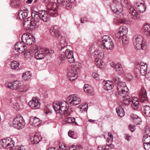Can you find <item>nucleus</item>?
I'll list each match as a JSON object with an SVG mask.
<instances>
[{
  "label": "nucleus",
  "mask_w": 150,
  "mask_h": 150,
  "mask_svg": "<svg viewBox=\"0 0 150 150\" xmlns=\"http://www.w3.org/2000/svg\"><path fill=\"white\" fill-rule=\"evenodd\" d=\"M111 7L112 11L117 14H119L122 11V5L117 0L113 1Z\"/></svg>",
  "instance_id": "11"
},
{
  "label": "nucleus",
  "mask_w": 150,
  "mask_h": 150,
  "mask_svg": "<svg viewBox=\"0 0 150 150\" xmlns=\"http://www.w3.org/2000/svg\"><path fill=\"white\" fill-rule=\"evenodd\" d=\"M47 11L50 16L56 17L58 15L57 5L56 3H50L47 6Z\"/></svg>",
  "instance_id": "9"
},
{
  "label": "nucleus",
  "mask_w": 150,
  "mask_h": 150,
  "mask_svg": "<svg viewBox=\"0 0 150 150\" xmlns=\"http://www.w3.org/2000/svg\"><path fill=\"white\" fill-rule=\"evenodd\" d=\"M48 150H59L58 149H57L56 148L54 147H51L49 148Z\"/></svg>",
  "instance_id": "64"
},
{
  "label": "nucleus",
  "mask_w": 150,
  "mask_h": 150,
  "mask_svg": "<svg viewBox=\"0 0 150 150\" xmlns=\"http://www.w3.org/2000/svg\"><path fill=\"white\" fill-rule=\"evenodd\" d=\"M61 43L60 50L63 51V53L60 54L58 59L61 61L60 63H64L66 59L70 63H73L75 61L73 55V52L67 48V43L66 38L61 36L60 40Z\"/></svg>",
  "instance_id": "1"
},
{
  "label": "nucleus",
  "mask_w": 150,
  "mask_h": 150,
  "mask_svg": "<svg viewBox=\"0 0 150 150\" xmlns=\"http://www.w3.org/2000/svg\"><path fill=\"white\" fill-rule=\"evenodd\" d=\"M68 135L69 137L75 139L74 137V132L72 131H69L68 132Z\"/></svg>",
  "instance_id": "50"
},
{
  "label": "nucleus",
  "mask_w": 150,
  "mask_h": 150,
  "mask_svg": "<svg viewBox=\"0 0 150 150\" xmlns=\"http://www.w3.org/2000/svg\"><path fill=\"white\" fill-rule=\"evenodd\" d=\"M19 64L16 61H12L11 63V67L13 70H15L18 69Z\"/></svg>",
  "instance_id": "39"
},
{
  "label": "nucleus",
  "mask_w": 150,
  "mask_h": 150,
  "mask_svg": "<svg viewBox=\"0 0 150 150\" xmlns=\"http://www.w3.org/2000/svg\"><path fill=\"white\" fill-rule=\"evenodd\" d=\"M25 2V0H12L11 5L13 8H18L22 5Z\"/></svg>",
  "instance_id": "23"
},
{
  "label": "nucleus",
  "mask_w": 150,
  "mask_h": 150,
  "mask_svg": "<svg viewBox=\"0 0 150 150\" xmlns=\"http://www.w3.org/2000/svg\"><path fill=\"white\" fill-rule=\"evenodd\" d=\"M96 62L95 64L97 67L100 68H102V66L104 64V62L102 60V59H95Z\"/></svg>",
  "instance_id": "37"
},
{
  "label": "nucleus",
  "mask_w": 150,
  "mask_h": 150,
  "mask_svg": "<svg viewBox=\"0 0 150 150\" xmlns=\"http://www.w3.org/2000/svg\"><path fill=\"white\" fill-rule=\"evenodd\" d=\"M139 96L143 102H145L147 100L146 91L144 88L141 89L139 94Z\"/></svg>",
  "instance_id": "25"
},
{
  "label": "nucleus",
  "mask_w": 150,
  "mask_h": 150,
  "mask_svg": "<svg viewBox=\"0 0 150 150\" xmlns=\"http://www.w3.org/2000/svg\"><path fill=\"white\" fill-rule=\"evenodd\" d=\"M79 69L76 65H72L68 69V76L69 80L73 81L77 77V74L79 71Z\"/></svg>",
  "instance_id": "4"
},
{
  "label": "nucleus",
  "mask_w": 150,
  "mask_h": 150,
  "mask_svg": "<svg viewBox=\"0 0 150 150\" xmlns=\"http://www.w3.org/2000/svg\"><path fill=\"white\" fill-rule=\"evenodd\" d=\"M66 8L68 10H70L72 8V6L71 4L68 3L66 5Z\"/></svg>",
  "instance_id": "59"
},
{
  "label": "nucleus",
  "mask_w": 150,
  "mask_h": 150,
  "mask_svg": "<svg viewBox=\"0 0 150 150\" xmlns=\"http://www.w3.org/2000/svg\"><path fill=\"white\" fill-rule=\"evenodd\" d=\"M122 37V38L121 39L120 42H121L122 44L123 45L127 44L128 43V41L127 40L126 36L125 35Z\"/></svg>",
  "instance_id": "42"
},
{
  "label": "nucleus",
  "mask_w": 150,
  "mask_h": 150,
  "mask_svg": "<svg viewBox=\"0 0 150 150\" xmlns=\"http://www.w3.org/2000/svg\"><path fill=\"white\" fill-rule=\"evenodd\" d=\"M94 56L97 59H102L104 57L103 51L100 50H97L94 51Z\"/></svg>",
  "instance_id": "27"
},
{
  "label": "nucleus",
  "mask_w": 150,
  "mask_h": 150,
  "mask_svg": "<svg viewBox=\"0 0 150 150\" xmlns=\"http://www.w3.org/2000/svg\"><path fill=\"white\" fill-rule=\"evenodd\" d=\"M128 12L133 16V17H132V18L135 19L137 18V13L136 11L133 7H131L129 9Z\"/></svg>",
  "instance_id": "34"
},
{
  "label": "nucleus",
  "mask_w": 150,
  "mask_h": 150,
  "mask_svg": "<svg viewBox=\"0 0 150 150\" xmlns=\"http://www.w3.org/2000/svg\"><path fill=\"white\" fill-rule=\"evenodd\" d=\"M81 147L80 146H76L72 145L69 147V150H80Z\"/></svg>",
  "instance_id": "43"
},
{
  "label": "nucleus",
  "mask_w": 150,
  "mask_h": 150,
  "mask_svg": "<svg viewBox=\"0 0 150 150\" xmlns=\"http://www.w3.org/2000/svg\"><path fill=\"white\" fill-rule=\"evenodd\" d=\"M141 120L140 118L138 117L135 120L133 121L134 123L136 125H139L141 123Z\"/></svg>",
  "instance_id": "47"
},
{
  "label": "nucleus",
  "mask_w": 150,
  "mask_h": 150,
  "mask_svg": "<svg viewBox=\"0 0 150 150\" xmlns=\"http://www.w3.org/2000/svg\"><path fill=\"white\" fill-rule=\"evenodd\" d=\"M15 49L20 53H22L26 49V46L23 44L22 42H18L15 46Z\"/></svg>",
  "instance_id": "19"
},
{
  "label": "nucleus",
  "mask_w": 150,
  "mask_h": 150,
  "mask_svg": "<svg viewBox=\"0 0 150 150\" xmlns=\"http://www.w3.org/2000/svg\"><path fill=\"white\" fill-rule=\"evenodd\" d=\"M50 32L52 35L56 37H58L60 35L58 27L56 26L52 27L50 30Z\"/></svg>",
  "instance_id": "26"
},
{
  "label": "nucleus",
  "mask_w": 150,
  "mask_h": 150,
  "mask_svg": "<svg viewBox=\"0 0 150 150\" xmlns=\"http://www.w3.org/2000/svg\"><path fill=\"white\" fill-rule=\"evenodd\" d=\"M143 38L140 35H137L133 38V44L137 49H144L146 48V43Z\"/></svg>",
  "instance_id": "5"
},
{
  "label": "nucleus",
  "mask_w": 150,
  "mask_h": 150,
  "mask_svg": "<svg viewBox=\"0 0 150 150\" xmlns=\"http://www.w3.org/2000/svg\"><path fill=\"white\" fill-rule=\"evenodd\" d=\"M67 99L68 100L70 101L69 104L71 105H78L80 103L81 101V99L75 94L69 95Z\"/></svg>",
  "instance_id": "12"
},
{
  "label": "nucleus",
  "mask_w": 150,
  "mask_h": 150,
  "mask_svg": "<svg viewBox=\"0 0 150 150\" xmlns=\"http://www.w3.org/2000/svg\"><path fill=\"white\" fill-rule=\"evenodd\" d=\"M41 123V121L38 117H32L30 118V123L33 127H38L40 125Z\"/></svg>",
  "instance_id": "17"
},
{
  "label": "nucleus",
  "mask_w": 150,
  "mask_h": 150,
  "mask_svg": "<svg viewBox=\"0 0 150 150\" xmlns=\"http://www.w3.org/2000/svg\"><path fill=\"white\" fill-rule=\"evenodd\" d=\"M40 13V20L45 22H47L50 20V15L47 11L42 10Z\"/></svg>",
  "instance_id": "15"
},
{
  "label": "nucleus",
  "mask_w": 150,
  "mask_h": 150,
  "mask_svg": "<svg viewBox=\"0 0 150 150\" xmlns=\"http://www.w3.org/2000/svg\"><path fill=\"white\" fill-rule=\"evenodd\" d=\"M113 82L116 84H117V85L120 82H122L120 78L118 77L115 76L113 77L112 79Z\"/></svg>",
  "instance_id": "46"
},
{
  "label": "nucleus",
  "mask_w": 150,
  "mask_h": 150,
  "mask_svg": "<svg viewBox=\"0 0 150 150\" xmlns=\"http://www.w3.org/2000/svg\"><path fill=\"white\" fill-rule=\"evenodd\" d=\"M44 49L42 48L38 47L35 50V57L37 59L40 60L45 57V54L44 53Z\"/></svg>",
  "instance_id": "14"
},
{
  "label": "nucleus",
  "mask_w": 150,
  "mask_h": 150,
  "mask_svg": "<svg viewBox=\"0 0 150 150\" xmlns=\"http://www.w3.org/2000/svg\"><path fill=\"white\" fill-rule=\"evenodd\" d=\"M116 110L118 115L121 117H123L125 115V112L122 107L119 106L117 107L116 109Z\"/></svg>",
  "instance_id": "33"
},
{
  "label": "nucleus",
  "mask_w": 150,
  "mask_h": 150,
  "mask_svg": "<svg viewBox=\"0 0 150 150\" xmlns=\"http://www.w3.org/2000/svg\"><path fill=\"white\" fill-rule=\"evenodd\" d=\"M140 66V74L143 76L146 75L147 72V65L142 62H141L139 64Z\"/></svg>",
  "instance_id": "21"
},
{
  "label": "nucleus",
  "mask_w": 150,
  "mask_h": 150,
  "mask_svg": "<svg viewBox=\"0 0 150 150\" xmlns=\"http://www.w3.org/2000/svg\"><path fill=\"white\" fill-rule=\"evenodd\" d=\"M53 107L57 113L61 115H68L69 114L68 104L65 101H62L57 103H53Z\"/></svg>",
  "instance_id": "3"
},
{
  "label": "nucleus",
  "mask_w": 150,
  "mask_h": 150,
  "mask_svg": "<svg viewBox=\"0 0 150 150\" xmlns=\"http://www.w3.org/2000/svg\"><path fill=\"white\" fill-rule=\"evenodd\" d=\"M130 129L132 132L134 131V130L135 129H134V127L133 125H130L129 126Z\"/></svg>",
  "instance_id": "60"
},
{
  "label": "nucleus",
  "mask_w": 150,
  "mask_h": 150,
  "mask_svg": "<svg viewBox=\"0 0 150 150\" xmlns=\"http://www.w3.org/2000/svg\"><path fill=\"white\" fill-rule=\"evenodd\" d=\"M108 139L109 141H108L107 140V141L108 142V143L109 142H110V143H111L112 141H113V138H109L108 137Z\"/></svg>",
  "instance_id": "62"
},
{
  "label": "nucleus",
  "mask_w": 150,
  "mask_h": 150,
  "mask_svg": "<svg viewBox=\"0 0 150 150\" xmlns=\"http://www.w3.org/2000/svg\"><path fill=\"white\" fill-rule=\"evenodd\" d=\"M92 76L94 78L96 79H98L99 76V75L96 73H93Z\"/></svg>",
  "instance_id": "57"
},
{
  "label": "nucleus",
  "mask_w": 150,
  "mask_h": 150,
  "mask_svg": "<svg viewBox=\"0 0 150 150\" xmlns=\"http://www.w3.org/2000/svg\"><path fill=\"white\" fill-rule=\"evenodd\" d=\"M22 42L25 44L30 45L34 42L35 39L33 36L24 34L22 36Z\"/></svg>",
  "instance_id": "13"
},
{
  "label": "nucleus",
  "mask_w": 150,
  "mask_h": 150,
  "mask_svg": "<svg viewBox=\"0 0 150 150\" xmlns=\"http://www.w3.org/2000/svg\"><path fill=\"white\" fill-rule=\"evenodd\" d=\"M75 118L69 117L65 119V121L66 123H74L75 122Z\"/></svg>",
  "instance_id": "41"
},
{
  "label": "nucleus",
  "mask_w": 150,
  "mask_h": 150,
  "mask_svg": "<svg viewBox=\"0 0 150 150\" xmlns=\"http://www.w3.org/2000/svg\"><path fill=\"white\" fill-rule=\"evenodd\" d=\"M129 93L128 94H126L123 97V103L126 105H128L130 101L129 99Z\"/></svg>",
  "instance_id": "35"
},
{
  "label": "nucleus",
  "mask_w": 150,
  "mask_h": 150,
  "mask_svg": "<svg viewBox=\"0 0 150 150\" xmlns=\"http://www.w3.org/2000/svg\"><path fill=\"white\" fill-rule=\"evenodd\" d=\"M14 145V142L12 139L10 137L3 139L0 141V147L4 149H10L12 148Z\"/></svg>",
  "instance_id": "7"
},
{
  "label": "nucleus",
  "mask_w": 150,
  "mask_h": 150,
  "mask_svg": "<svg viewBox=\"0 0 150 150\" xmlns=\"http://www.w3.org/2000/svg\"><path fill=\"white\" fill-rule=\"evenodd\" d=\"M119 31L121 33L122 35L123 36L127 34L128 30L127 28L125 26H121L119 29Z\"/></svg>",
  "instance_id": "38"
},
{
  "label": "nucleus",
  "mask_w": 150,
  "mask_h": 150,
  "mask_svg": "<svg viewBox=\"0 0 150 150\" xmlns=\"http://www.w3.org/2000/svg\"><path fill=\"white\" fill-rule=\"evenodd\" d=\"M28 11L26 8L23 10L20 9L18 13L17 18L21 20L25 19L28 16Z\"/></svg>",
  "instance_id": "20"
},
{
  "label": "nucleus",
  "mask_w": 150,
  "mask_h": 150,
  "mask_svg": "<svg viewBox=\"0 0 150 150\" xmlns=\"http://www.w3.org/2000/svg\"><path fill=\"white\" fill-rule=\"evenodd\" d=\"M115 34V37L118 39H119L124 36L123 35H122L121 33L119 31V30L116 31Z\"/></svg>",
  "instance_id": "45"
},
{
  "label": "nucleus",
  "mask_w": 150,
  "mask_h": 150,
  "mask_svg": "<svg viewBox=\"0 0 150 150\" xmlns=\"http://www.w3.org/2000/svg\"><path fill=\"white\" fill-rule=\"evenodd\" d=\"M44 2L46 4H48L50 3L49 2V0H43ZM50 3H51V2ZM52 3H54L53 2H52Z\"/></svg>",
  "instance_id": "63"
},
{
  "label": "nucleus",
  "mask_w": 150,
  "mask_h": 150,
  "mask_svg": "<svg viewBox=\"0 0 150 150\" xmlns=\"http://www.w3.org/2000/svg\"><path fill=\"white\" fill-rule=\"evenodd\" d=\"M88 104H85L84 105L81 104L79 106L80 108L82 109L84 111H86L88 109Z\"/></svg>",
  "instance_id": "44"
},
{
  "label": "nucleus",
  "mask_w": 150,
  "mask_h": 150,
  "mask_svg": "<svg viewBox=\"0 0 150 150\" xmlns=\"http://www.w3.org/2000/svg\"><path fill=\"white\" fill-rule=\"evenodd\" d=\"M143 28L145 34L147 36H150V24L148 23L145 24Z\"/></svg>",
  "instance_id": "32"
},
{
  "label": "nucleus",
  "mask_w": 150,
  "mask_h": 150,
  "mask_svg": "<svg viewBox=\"0 0 150 150\" xmlns=\"http://www.w3.org/2000/svg\"><path fill=\"white\" fill-rule=\"evenodd\" d=\"M103 46L108 50H111L113 47V44L110 38L108 35H104L102 38Z\"/></svg>",
  "instance_id": "10"
},
{
  "label": "nucleus",
  "mask_w": 150,
  "mask_h": 150,
  "mask_svg": "<svg viewBox=\"0 0 150 150\" xmlns=\"http://www.w3.org/2000/svg\"><path fill=\"white\" fill-rule=\"evenodd\" d=\"M106 147L108 146V147H110V149H112L114 148V146L112 143H110L109 144H107Z\"/></svg>",
  "instance_id": "56"
},
{
  "label": "nucleus",
  "mask_w": 150,
  "mask_h": 150,
  "mask_svg": "<svg viewBox=\"0 0 150 150\" xmlns=\"http://www.w3.org/2000/svg\"><path fill=\"white\" fill-rule=\"evenodd\" d=\"M125 139L128 141H129L130 139V137L127 134H126L125 136Z\"/></svg>",
  "instance_id": "61"
},
{
  "label": "nucleus",
  "mask_w": 150,
  "mask_h": 150,
  "mask_svg": "<svg viewBox=\"0 0 150 150\" xmlns=\"http://www.w3.org/2000/svg\"><path fill=\"white\" fill-rule=\"evenodd\" d=\"M130 117L132 119L133 121H134V120H135L137 118L139 117L137 115L132 114L130 115Z\"/></svg>",
  "instance_id": "53"
},
{
  "label": "nucleus",
  "mask_w": 150,
  "mask_h": 150,
  "mask_svg": "<svg viewBox=\"0 0 150 150\" xmlns=\"http://www.w3.org/2000/svg\"><path fill=\"white\" fill-rule=\"evenodd\" d=\"M122 67V65H121V64L120 63L118 62L117 64H115L114 67V68H115L116 70L117 69H119L120 67Z\"/></svg>",
  "instance_id": "52"
},
{
  "label": "nucleus",
  "mask_w": 150,
  "mask_h": 150,
  "mask_svg": "<svg viewBox=\"0 0 150 150\" xmlns=\"http://www.w3.org/2000/svg\"><path fill=\"white\" fill-rule=\"evenodd\" d=\"M144 146L146 150H150V142L144 144Z\"/></svg>",
  "instance_id": "51"
},
{
  "label": "nucleus",
  "mask_w": 150,
  "mask_h": 150,
  "mask_svg": "<svg viewBox=\"0 0 150 150\" xmlns=\"http://www.w3.org/2000/svg\"><path fill=\"white\" fill-rule=\"evenodd\" d=\"M108 149H109V148H107L106 146L105 147L103 146H98V150H107Z\"/></svg>",
  "instance_id": "55"
},
{
  "label": "nucleus",
  "mask_w": 150,
  "mask_h": 150,
  "mask_svg": "<svg viewBox=\"0 0 150 150\" xmlns=\"http://www.w3.org/2000/svg\"><path fill=\"white\" fill-rule=\"evenodd\" d=\"M136 8L138 11L142 13L144 12L146 9V7L144 2L137 3L136 6Z\"/></svg>",
  "instance_id": "29"
},
{
  "label": "nucleus",
  "mask_w": 150,
  "mask_h": 150,
  "mask_svg": "<svg viewBox=\"0 0 150 150\" xmlns=\"http://www.w3.org/2000/svg\"><path fill=\"white\" fill-rule=\"evenodd\" d=\"M31 76L30 72L29 71H27L23 74L22 75L23 79L24 80H27L29 79Z\"/></svg>",
  "instance_id": "40"
},
{
  "label": "nucleus",
  "mask_w": 150,
  "mask_h": 150,
  "mask_svg": "<svg viewBox=\"0 0 150 150\" xmlns=\"http://www.w3.org/2000/svg\"><path fill=\"white\" fill-rule=\"evenodd\" d=\"M120 68L118 69H117L116 71L120 75L123 74L124 73V71L122 67H119Z\"/></svg>",
  "instance_id": "49"
},
{
  "label": "nucleus",
  "mask_w": 150,
  "mask_h": 150,
  "mask_svg": "<svg viewBox=\"0 0 150 150\" xmlns=\"http://www.w3.org/2000/svg\"><path fill=\"white\" fill-rule=\"evenodd\" d=\"M84 91L88 95L93 94V90L92 88L88 84H85L83 87Z\"/></svg>",
  "instance_id": "28"
},
{
  "label": "nucleus",
  "mask_w": 150,
  "mask_h": 150,
  "mask_svg": "<svg viewBox=\"0 0 150 150\" xmlns=\"http://www.w3.org/2000/svg\"><path fill=\"white\" fill-rule=\"evenodd\" d=\"M59 148L61 150H67V146L64 144H62L60 145Z\"/></svg>",
  "instance_id": "54"
},
{
  "label": "nucleus",
  "mask_w": 150,
  "mask_h": 150,
  "mask_svg": "<svg viewBox=\"0 0 150 150\" xmlns=\"http://www.w3.org/2000/svg\"><path fill=\"white\" fill-rule=\"evenodd\" d=\"M44 53L45 54V55L46 54H48L49 53H52L53 52H54L52 50H50L49 49L47 48H45V49H44Z\"/></svg>",
  "instance_id": "48"
},
{
  "label": "nucleus",
  "mask_w": 150,
  "mask_h": 150,
  "mask_svg": "<svg viewBox=\"0 0 150 150\" xmlns=\"http://www.w3.org/2000/svg\"><path fill=\"white\" fill-rule=\"evenodd\" d=\"M117 90L119 94L121 96H124L129 93V90L125 82H120L117 85Z\"/></svg>",
  "instance_id": "8"
},
{
  "label": "nucleus",
  "mask_w": 150,
  "mask_h": 150,
  "mask_svg": "<svg viewBox=\"0 0 150 150\" xmlns=\"http://www.w3.org/2000/svg\"><path fill=\"white\" fill-rule=\"evenodd\" d=\"M146 134L143 137L144 144L150 143V131L147 129L146 130Z\"/></svg>",
  "instance_id": "30"
},
{
  "label": "nucleus",
  "mask_w": 150,
  "mask_h": 150,
  "mask_svg": "<svg viewBox=\"0 0 150 150\" xmlns=\"http://www.w3.org/2000/svg\"><path fill=\"white\" fill-rule=\"evenodd\" d=\"M104 83V89L105 90H110L114 87L113 82L112 81L107 80L105 81Z\"/></svg>",
  "instance_id": "24"
},
{
  "label": "nucleus",
  "mask_w": 150,
  "mask_h": 150,
  "mask_svg": "<svg viewBox=\"0 0 150 150\" xmlns=\"http://www.w3.org/2000/svg\"><path fill=\"white\" fill-rule=\"evenodd\" d=\"M20 86V82L18 81L9 83L7 85V87L12 90H16L19 88Z\"/></svg>",
  "instance_id": "22"
},
{
  "label": "nucleus",
  "mask_w": 150,
  "mask_h": 150,
  "mask_svg": "<svg viewBox=\"0 0 150 150\" xmlns=\"http://www.w3.org/2000/svg\"><path fill=\"white\" fill-rule=\"evenodd\" d=\"M131 102H132L131 105L133 109L136 110L138 109L139 105V102L138 98L136 97H134L132 98V100Z\"/></svg>",
  "instance_id": "31"
},
{
  "label": "nucleus",
  "mask_w": 150,
  "mask_h": 150,
  "mask_svg": "<svg viewBox=\"0 0 150 150\" xmlns=\"http://www.w3.org/2000/svg\"><path fill=\"white\" fill-rule=\"evenodd\" d=\"M42 137L40 135L35 134L31 136L29 140L32 143L36 144L39 142L42 139Z\"/></svg>",
  "instance_id": "18"
},
{
  "label": "nucleus",
  "mask_w": 150,
  "mask_h": 150,
  "mask_svg": "<svg viewBox=\"0 0 150 150\" xmlns=\"http://www.w3.org/2000/svg\"><path fill=\"white\" fill-rule=\"evenodd\" d=\"M13 124L15 128L20 129L23 127L25 123L23 117L20 115H18L13 118Z\"/></svg>",
  "instance_id": "6"
},
{
  "label": "nucleus",
  "mask_w": 150,
  "mask_h": 150,
  "mask_svg": "<svg viewBox=\"0 0 150 150\" xmlns=\"http://www.w3.org/2000/svg\"><path fill=\"white\" fill-rule=\"evenodd\" d=\"M57 1L58 4H62L63 5H65V3L66 2L62 0H57Z\"/></svg>",
  "instance_id": "58"
},
{
  "label": "nucleus",
  "mask_w": 150,
  "mask_h": 150,
  "mask_svg": "<svg viewBox=\"0 0 150 150\" xmlns=\"http://www.w3.org/2000/svg\"><path fill=\"white\" fill-rule=\"evenodd\" d=\"M28 103L31 108L33 109H38L40 106V102L35 97H33L32 100Z\"/></svg>",
  "instance_id": "16"
},
{
  "label": "nucleus",
  "mask_w": 150,
  "mask_h": 150,
  "mask_svg": "<svg viewBox=\"0 0 150 150\" xmlns=\"http://www.w3.org/2000/svg\"><path fill=\"white\" fill-rule=\"evenodd\" d=\"M40 12L41 10L39 11H33L31 13L32 18L28 17L27 18V20L24 21L23 25L26 30H32L38 27V23L39 19L40 20Z\"/></svg>",
  "instance_id": "2"
},
{
  "label": "nucleus",
  "mask_w": 150,
  "mask_h": 150,
  "mask_svg": "<svg viewBox=\"0 0 150 150\" xmlns=\"http://www.w3.org/2000/svg\"><path fill=\"white\" fill-rule=\"evenodd\" d=\"M143 110L146 115L150 117V107L147 105L144 106L143 107Z\"/></svg>",
  "instance_id": "36"
}]
</instances>
